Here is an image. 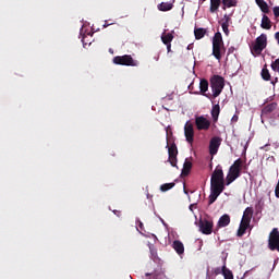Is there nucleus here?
I'll use <instances>...</instances> for the list:
<instances>
[{"label": "nucleus", "mask_w": 279, "mask_h": 279, "mask_svg": "<svg viewBox=\"0 0 279 279\" xmlns=\"http://www.w3.org/2000/svg\"><path fill=\"white\" fill-rule=\"evenodd\" d=\"M210 88H211V93H208L206 95L207 99H217V97H219V95H221V93H223V88L226 87V80L223 78V76L220 75H214L210 77Z\"/></svg>", "instance_id": "f257e3e1"}, {"label": "nucleus", "mask_w": 279, "mask_h": 279, "mask_svg": "<svg viewBox=\"0 0 279 279\" xmlns=\"http://www.w3.org/2000/svg\"><path fill=\"white\" fill-rule=\"evenodd\" d=\"M247 169V166L243 167V159H236L233 165L229 168V172L226 178V186H230L234 180L241 178V171Z\"/></svg>", "instance_id": "f03ea898"}, {"label": "nucleus", "mask_w": 279, "mask_h": 279, "mask_svg": "<svg viewBox=\"0 0 279 279\" xmlns=\"http://www.w3.org/2000/svg\"><path fill=\"white\" fill-rule=\"evenodd\" d=\"M226 53V46L223 45V36L218 32L213 37V56L216 60L221 61V57Z\"/></svg>", "instance_id": "7ed1b4c3"}, {"label": "nucleus", "mask_w": 279, "mask_h": 279, "mask_svg": "<svg viewBox=\"0 0 279 279\" xmlns=\"http://www.w3.org/2000/svg\"><path fill=\"white\" fill-rule=\"evenodd\" d=\"M226 191V183H218L210 181V194H209V206L217 202V197Z\"/></svg>", "instance_id": "20e7f679"}, {"label": "nucleus", "mask_w": 279, "mask_h": 279, "mask_svg": "<svg viewBox=\"0 0 279 279\" xmlns=\"http://www.w3.org/2000/svg\"><path fill=\"white\" fill-rule=\"evenodd\" d=\"M265 49H267V35L262 34L255 39V44L251 47V51L254 56H260Z\"/></svg>", "instance_id": "39448f33"}, {"label": "nucleus", "mask_w": 279, "mask_h": 279, "mask_svg": "<svg viewBox=\"0 0 279 279\" xmlns=\"http://www.w3.org/2000/svg\"><path fill=\"white\" fill-rule=\"evenodd\" d=\"M113 64L120 66H138V61L134 60L130 54H124L114 57Z\"/></svg>", "instance_id": "423d86ee"}, {"label": "nucleus", "mask_w": 279, "mask_h": 279, "mask_svg": "<svg viewBox=\"0 0 279 279\" xmlns=\"http://www.w3.org/2000/svg\"><path fill=\"white\" fill-rule=\"evenodd\" d=\"M277 109H278V102H270L265 107H263L262 113H260L262 123H265V119L266 120L271 119V114H274V112H276Z\"/></svg>", "instance_id": "0eeeda50"}, {"label": "nucleus", "mask_w": 279, "mask_h": 279, "mask_svg": "<svg viewBox=\"0 0 279 279\" xmlns=\"http://www.w3.org/2000/svg\"><path fill=\"white\" fill-rule=\"evenodd\" d=\"M169 162L171 167H178V146L175 143H172L170 146L167 144Z\"/></svg>", "instance_id": "6e6552de"}, {"label": "nucleus", "mask_w": 279, "mask_h": 279, "mask_svg": "<svg viewBox=\"0 0 279 279\" xmlns=\"http://www.w3.org/2000/svg\"><path fill=\"white\" fill-rule=\"evenodd\" d=\"M215 223L213 222V220H208V219H201L198 222V228L199 231L203 234H213V228H214Z\"/></svg>", "instance_id": "1a4fd4ad"}, {"label": "nucleus", "mask_w": 279, "mask_h": 279, "mask_svg": "<svg viewBox=\"0 0 279 279\" xmlns=\"http://www.w3.org/2000/svg\"><path fill=\"white\" fill-rule=\"evenodd\" d=\"M195 125L198 131H208L210 130V120L206 119L204 116H198L195 118Z\"/></svg>", "instance_id": "9d476101"}, {"label": "nucleus", "mask_w": 279, "mask_h": 279, "mask_svg": "<svg viewBox=\"0 0 279 279\" xmlns=\"http://www.w3.org/2000/svg\"><path fill=\"white\" fill-rule=\"evenodd\" d=\"M221 137L214 136L209 142V154L210 156H217V151H219V147H221Z\"/></svg>", "instance_id": "9b49d317"}, {"label": "nucleus", "mask_w": 279, "mask_h": 279, "mask_svg": "<svg viewBox=\"0 0 279 279\" xmlns=\"http://www.w3.org/2000/svg\"><path fill=\"white\" fill-rule=\"evenodd\" d=\"M184 135L190 145H193L195 141V130L193 129V123L186 122L184 125Z\"/></svg>", "instance_id": "f8f14e48"}, {"label": "nucleus", "mask_w": 279, "mask_h": 279, "mask_svg": "<svg viewBox=\"0 0 279 279\" xmlns=\"http://www.w3.org/2000/svg\"><path fill=\"white\" fill-rule=\"evenodd\" d=\"M210 182L226 183L223 179V168L221 166H217L211 174Z\"/></svg>", "instance_id": "ddd939ff"}, {"label": "nucleus", "mask_w": 279, "mask_h": 279, "mask_svg": "<svg viewBox=\"0 0 279 279\" xmlns=\"http://www.w3.org/2000/svg\"><path fill=\"white\" fill-rule=\"evenodd\" d=\"M250 223H252L251 220H245L242 218L240 222V227L238 229V236H243V234H245V232L247 231V228H250Z\"/></svg>", "instance_id": "4468645a"}, {"label": "nucleus", "mask_w": 279, "mask_h": 279, "mask_svg": "<svg viewBox=\"0 0 279 279\" xmlns=\"http://www.w3.org/2000/svg\"><path fill=\"white\" fill-rule=\"evenodd\" d=\"M172 247L174 248V252H177L179 256H182V254H184V243H182V241H173Z\"/></svg>", "instance_id": "2eb2a0df"}, {"label": "nucleus", "mask_w": 279, "mask_h": 279, "mask_svg": "<svg viewBox=\"0 0 279 279\" xmlns=\"http://www.w3.org/2000/svg\"><path fill=\"white\" fill-rule=\"evenodd\" d=\"M220 112H221V107L219 106V104L214 105L211 109V119L214 123H217V121H219Z\"/></svg>", "instance_id": "dca6fc26"}, {"label": "nucleus", "mask_w": 279, "mask_h": 279, "mask_svg": "<svg viewBox=\"0 0 279 279\" xmlns=\"http://www.w3.org/2000/svg\"><path fill=\"white\" fill-rule=\"evenodd\" d=\"M217 226L219 228H227V226H230V215L228 214L222 215L219 218Z\"/></svg>", "instance_id": "f3484780"}, {"label": "nucleus", "mask_w": 279, "mask_h": 279, "mask_svg": "<svg viewBox=\"0 0 279 279\" xmlns=\"http://www.w3.org/2000/svg\"><path fill=\"white\" fill-rule=\"evenodd\" d=\"M157 9L159 10V12H169L170 10H173V3L161 2L157 5Z\"/></svg>", "instance_id": "a211bd4d"}, {"label": "nucleus", "mask_w": 279, "mask_h": 279, "mask_svg": "<svg viewBox=\"0 0 279 279\" xmlns=\"http://www.w3.org/2000/svg\"><path fill=\"white\" fill-rule=\"evenodd\" d=\"M255 3L264 14H269V4H267L265 0H255Z\"/></svg>", "instance_id": "6ab92c4d"}, {"label": "nucleus", "mask_w": 279, "mask_h": 279, "mask_svg": "<svg viewBox=\"0 0 279 279\" xmlns=\"http://www.w3.org/2000/svg\"><path fill=\"white\" fill-rule=\"evenodd\" d=\"M199 90H201V95H203L204 97H206V93H208V80L203 78L199 82Z\"/></svg>", "instance_id": "aec40b11"}, {"label": "nucleus", "mask_w": 279, "mask_h": 279, "mask_svg": "<svg viewBox=\"0 0 279 279\" xmlns=\"http://www.w3.org/2000/svg\"><path fill=\"white\" fill-rule=\"evenodd\" d=\"M191 169H193V162L189 161V159H185L183 163L182 175H189L191 173Z\"/></svg>", "instance_id": "412c9836"}, {"label": "nucleus", "mask_w": 279, "mask_h": 279, "mask_svg": "<svg viewBox=\"0 0 279 279\" xmlns=\"http://www.w3.org/2000/svg\"><path fill=\"white\" fill-rule=\"evenodd\" d=\"M252 217H254V208L246 207L243 213L242 219H244L246 221H252Z\"/></svg>", "instance_id": "4be33fe9"}, {"label": "nucleus", "mask_w": 279, "mask_h": 279, "mask_svg": "<svg viewBox=\"0 0 279 279\" xmlns=\"http://www.w3.org/2000/svg\"><path fill=\"white\" fill-rule=\"evenodd\" d=\"M260 27L263 29H271V20H269V16H267L266 14H264L262 17Z\"/></svg>", "instance_id": "5701e85b"}, {"label": "nucleus", "mask_w": 279, "mask_h": 279, "mask_svg": "<svg viewBox=\"0 0 279 279\" xmlns=\"http://www.w3.org/2000/svg\"><path fill=\"white\" fill-rule=\"evenodd\" d=\"M220 5H221V0H210L209 12L211 14H215V12H217V10H219Z\"/></svg>", "instance_id": "b1692460"}, {"label": "nucleus", "mask_w": 279, "mask_h": 279, "mask_svg": "<svg viewBox=\"0 0 279 279\" xmlns=\"http://www.w3.org/2000/svg\"><path fill=\"white\" fill-rule=\"evenodd\" d=\"M206 28H195L194 29V36L196 40H202L206 36Z\"/></svg>", "instance_id": "393cba45"}, {"label": "nucleus", "mask_w": 279, "mask_h": 279, "mask_svg": "<svg viewBox=\"0 0 279 279\" xmlns=\"http://www.w3.org/2000/svg\"><path fill=\"white\" fill-rule=\"evenodd\" d=\"M262 78L264 82H269L271 80V74L269 73V70L267 69V65H264L260 72Z\"/></svg>", "instance_id": "a878e982"}, {"label": "nucleus", "mask_w": 279, "mask_h": 279, "mask_svg": "<svg viewBox=\"0 0 279 279\" xmlns=\"http://www.w3.org/2000/svg\"><path fill=\"white\" fill-rule=\"evenodd\" d=\"M238 3L236 0H222V10H226V8H236Z\"/></svg>", "instance_id": "bb28decb"}, {"label": "nucleus", "mask_w": 279, "mask_h": 279, "mask_svg": "<svg viewBox=\"0 0 279 279\" xmlns=\"http://www.w3.org/2000/svg\"><path fill=\"white\" fill-rule=\"evenodd\" d=\"M161 41L163 45H170L173 41V34L167 33L161 36Z\"/></svg>", "instance_id": "cd10ccee"}, {"label": "nucleus", "mask_w": 279, "mask_h": 279, "mask_svg": "<svg viewBox=\"0 0 279 279\" xmlns=\"http://www.w3.org/2000/svg\"><path fill=\"white\" fill-rule=\"evenodd\" d=\"M222 276L225 279H234V274L226 265L222 266Z\"/></svg>", "instance_id": "c85d7f7f"}, {"label": "nucleus", "mask_w": 279, "mask_h": 279, "mask_svg": "<svg viewBox=\"0 0 279 279\" xmlns=\"http://www.w3.org/2000/svg\"><path fill=\"white\" fill-rule=\"evenodd\" d=\"M173 186H175V183H165V184L160 185V191L162 193H167V191H171V189H173Z\"/></svg>", "instance_id": "c756f323"}, {"label": "nucleus", "mask_w": 279, "mask_h": 279, "mask_svg": "<svg viewBox=\"0 0 279 279\" xmlns=\"http://www.w3.org/2000/svg\"><path fill=\"white\" fill-rule=\"evenodd\" d=\"M231 23H232V17H230V15H228V14H225L223 17L220 21L221 25H229L230 26Z\"/></svg>", "instance_id": "7c9ffc66"}, {"label": "nucleus", "mask_w": 279, "mask_h": 279, "mask_svg": "<svg viewBox=\"0 0 279 279\" xmlns=\"http://www.w3.org/2000/svg\"><path fill=\"white\" fill-rule=\"evenodd\" d=\"M270 66L275 71V73H279V58L272 61Z\"/></svg>", "instance_id": "2f4dec72"}, {"label": "nucleus", "mask_w": 279, "mask_h": 279, "mask_svg": "<svg viewBox=\"0 0 279 279\" xmlns=\"http://www.w3.org/2000/svg\"><path fill=\"white\" fill-rule=\"evenodd\" d=\"M222 31L225 32L226 36H228V34H230V29H229V25L227 24H221Z\"/></svg>", "instance_id": "473e14b6"}, {"label": "nucleus", "mask_w": 279, "mask_h": 279, "mask_svg": "<svg viewBox=\"0 0 279 279\" xmlns=\"http://www.w3.org/2000/svg\"><path fill=\"white\" fill-rule=\"evenodd\" d=\"M275 19H279V7H274L272 9Z\"/></svg>", "instance_id": "72a5a7b5"}, {"label": "nucleus", "mask_w": 279, "mask_h": 279, "mask_svg": "<svg viewBox=\"0 0 279 279\" xmlns=\"http://www.w3.org/2000/svg\"><path fill=\"white\" fill-rule=\"evenodd\" d=\"M149 250H150V254H151L153 258H156V256H158L156 248H154L153 246H149Z\"/></svg>", "instance_id": "f704fd0d"}, {"label": "nucleus", "mask_w": 279, "mask_h": 279, "mask_svg": "<svg viewBox=\"0 0 279 279\" xmlns=\"http://www.w3.org/2000/svg\"><path fill=\"white\" fill-rule=\"evenodd\" d=\"M214 272H215V275L216 276H219V274H223V268H216L215 270H214Z\"/></svg>", "instance_id": "c9c22d12"}, {"label": "nucleus", "mask_w": 279, "mask_h": 279, "mask_svg": "<svg viewBox=\"0 0 279 279\" xmlns=\"http://www.w3.org/2000/svg\"><path fill=\"white\" fill-rule=\"evenodd\" d=\"M239 121V114H234L232 118H231V123H236Z\"/></svg>", "instance_id": "e433bc0d"}, {"label": "nucleus", "mask_w": 279, "mask_h": 279, "mask_svg": "<svg viewBox=\"0 0 279 279\" xmlns=\"http://www.w3.org/2000/svg\"><path fill=\"white\" fill-rule=\"evenodd\" d=\"M231 53H234V47L232 46L228 49V56H230Z\"/></svg>", "instance_id": "4c0bfd02"}, {"label": "nucleus", "mask_w": 279, "mask_h": 279, "mask_svg": "<svg viewBox=\"0 0 279 279\" xmlns=\"http://www.w3.org/2000/svg\"><path fill=\"white\" fill-rule=\"evenodd\" d=\"M270 84H272V86L275 87L276 84H278V77H275V78L270 82Z\"/></svg>", "instance_id": "58836bf2"}, {"label": "nucleus", "mask_w": 279, "mask_h": 279, "mask_svg": "<svg viewBox=\"0 0 279 279\" xmlns=\"http://www.w3.org/2000/svg\"><path fill=\"white\" fill-rule=\"evenodd\" d=\"M168 53H171V44H166Z\"/></svg>", "instance_id": "ea45409f"}, {"label": "nucleus", "mask_w": 279, "mask_h": 279, "mask_svg": "<svg viewBox=\"0 0 279 279\" xmlns=\"http://www.w3.org/2000/svg\"><path fill=\"white\" fill-rule=\"evenodd\" d=\"M167 132V140H169V134H173L171 131L169 132V128L166 129Z\"/></svg>", "instance_id": "a19ab883"}, {"label": "nucleus", "mask_w": 279, "mask_h": 279, "mask_svg": "<svg viewBox=\"0 0 279 279\" xmlns=\"http://www.w3.org/2000/svg\"><path fill=\"white\" fill-rule=\"evenodd\" d=\"M275 38L277 39V43H278V45H279V32H277V33L275 34Z\"/></svg>", "instance_id": "79ce46f5"}, {"label": "nucleus", "mask_w": 279, "mask_h": 279, "mask_svg": "<svg viewBox=\"0 0 279 279\" xmlns=\"http://www.w3.org/2000/svg\"><path fill=\"white\" fill-rule=\"evenodd\" d=\"M113 213H114V215H117V217H121V211L114 210Z\"/></svg>", "instance_id": "37998d69"}, {"label": "nucleus", "mask_w": 279, "mask_h": 279, "mask_svg": "<svg viewBox=\"0 0 279 279\" xmlns=\"http://www.w3.org/2000/svg\"><path fill=\"white\" fill-rule=\"evenodd\" d=\"M111 24H108V22H105V24L102 25L104 28L106 27H110Z\"/></svg>", "instance_id": "c03bdc74"}, {"label": "nucleus", "mask_w": 279, "mask_h": 279, "mask_svg": "<svg viewBox=\"0 0 279 279\" xmlns=\"http://www.w3.org/2000/svg\"><path fill=\"white\" fill-rule=\"evenodd\" d=\"M153 279H158V275H151Z\"/></svg>", "instance_id": "a18cd8bd"}, {"label": "nucleus", "mask_w": 279, "mask_h": 279, "mask_svg": "<svg viewBox=\"0 0 279 279\" xmlns=\"http://www.w3.org/2000/svg\"><path fill=\"white\" fill-rule=\"evenodd\" d=\"M185 195H189V191H186V187H184Z\"/></svg>", "instance_id": "49530a36"}, {"label": "nucleus", "mask_w": 279, "mask_h": 279, "mask_svg": "<svg viewBox=\"0 0 279 279\" xmlns=\"http://www.w3.org/2000/svg\"><path fill=\"white\" fill-rule=\"evenodd\" d=\"M248 274H250V270H246V271L244 272V277L247 276Z\"/></svg>", "instance_id": "de8ad7c7"}, {"label": "nucleus", "mask_w": 279, "mask_h": 279, "mask_svg": "<svg viewBox=\"0 0 279 279\" xmlns=\"http://www.w3.org/2000/svg\"><path fill=\"white\" fill-rule=\"evenodd\" d=\"M146 276H151V274H149V272H146Z\"/></svg>", "instance_id": "09e8293b"}, {"label": "nucleus", "mask_w": 279, "mask_h": 279, "mask_svg": "<svg viewBox=\"0 0 279 279\" xmlns=\"http://www.w3.org/2000/svg\"><path fill=\"white\" fill-rule=\"evenodd\" d=\"M203 1H206V0H203Z\"/></svg>", "instance_id": "8fccbe9b"}]
</instances>
